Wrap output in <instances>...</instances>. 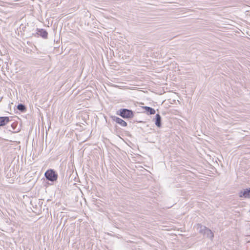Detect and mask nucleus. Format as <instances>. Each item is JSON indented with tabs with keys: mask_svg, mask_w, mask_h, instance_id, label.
<instances>
[{
	"mask_svg": "<svg viewBox=\"0 0 250 250\" xmlns=\"http://www.w3.org/2000/svg\"><path fill=\"white\" fill-rule=\"evenodd\" d=\"M18 109L19 110H21V111H23L25 109V107L22 104H19L18 105V107H17Z\"/></svg>",
	"mask_w": 250,
	"mask_h": 250,
	"instance_id": "nucleus-10",
	"label": "nucleus"
},
{
	"mask_svg": "<svg viewBox=\"0 0 250 250\" xmlns=\"http://www.w3.org/2000/svg\"><path fill=\"white\" fill-rule=\"evenodd\" d=\"M144 108L146 111L149 112L150 114L152 115L155 113V110L152 108L148 106H145Z\"/></svg>",
	"mask_w": 250,
	"mask_h": 250,
	"instance_id": "nucleus-9",
	"label": "nucleus"
},
{
	"mask_svg": "<svg viewBox=\"0 0 250 250\" xmlns=\"http://www.w3.org/2000/svg\"><path fill=\"white\" fill-rule=\"evenodd\" d=\"M120 115L123 118H129L133 116V114L131 111L124 109L121 111Z\"/></svg>",
	"mask_w": 250,
	"mask_h": 250,
	"instance_id": "nucleus-4",
	"label": "nucleus"
},
{
	"mask_svg": "<svg viewBox=\"0 0 250 250\" xmlns=\"http://www.w3.org/2000/svg\"><path fill=\"white\" fill-rule=\"evenodd\" d=\"M200 232L201 233L204 234L205 235H206L207 237L211 239H213L214 234L210 229L205 227H202L201 226H200Z\"/></svg>",
	"mask_w": 250,
	"mask_h": 250,
	"instance_id": "nucleus-1",
	"label": "nucleus"
},
{
	"mask_svg": "<svg viewBox=\"0 0 250 250\" xmlns=\"http://www.w3.org/2000/svg\"><path fill=\"white\" fill-rule=\"evenodd\" d=\"M161 118L159 114H157L156 115V121H155V125L158 127H160L161 126Z\"/></svg>",
	"mask_w": 250,
	"mask_h": 250,
	"instance_id": "nucleus-8",
	"label": "nucleus"
},
{
	"mask_svg": "<svg viewBox=\"0 0 250 250\" xmlns=\"http://www.w3.org/2000/svg\"><path fill=\"white\" fill-rule=\"evenodd\" d=\"M114 121L117 123L119 124L122 126H126L127 125L125 121H124L123 120H122V119H121L120 118L116 117L114 119Z\"/></svg>",
	"mask_w": 250,
	"mask_h": 250,
	"instance_id": "nucleus-6",
	"label": "nucleus"
},
{
	"mask_svg": "<svg viewBox=\"0 0 250 250\" xmlns=\"http://www.w3.org/2000/svg\"><path fill=\"white\" fill-rule=\"evenodd\" d=\"M9 122L8 117H0V126L6 125Z\"/></svg>",
	"mask_w": 250,
	"mask_h": 250,
	"instance_id": "nucleus-5",
	"label": "nucleus"
},
{
	"mask_svg": "<svg viewBox=\"0 0 250 250\" xmlns=\"http://www.w3.org/2000/svg\"><path fill=\"white\" fill-rule=\"evenodd\" d=\"M45 176L48 180L51 181H56L57 179V175L53 170H48L45 173Z\"/></svg>",
	"mask_w": 250,
	"mask_h": 250,
	"instance_id": "nucleus-2",
	"label": "nucleus"
},
{
	"mask_svg": "<svg viewBox=\"0 0 250 250\" xmlns=\"http://www.w3.org/2000/svg\"><path fill=\"white\" fill-rule=\"evenodd\" d=\"M240 198H250V188L243 189L239 193Z\"/></svg>",
	"mask_w": 250,
	"mask_h": 250,
	"instance_id": "nucleus-3",
	"label": "nucleus"
},
{
	"mask_svg": "<svg viewBox=\"0 0 250 250\" xmlns=\"http://www.w3.org/2000/svg\"><path fill=\"white\" fill-rule=\"evenodd\" d=\"M38 34L44 38H47L48 35L47 32L43 29L39 30Z\"/></svg>",
	"mask_w": 250,
	"mask_h": 250,
	"instance_id": "nucleus-7",
	"label": "nucleus"
}]
</instances>
